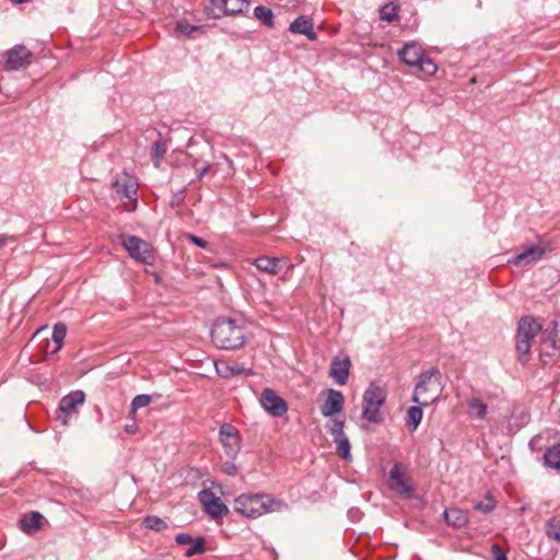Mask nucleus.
I'll return each mask as SVG.
<instances>
[{"mask_svg": "<svg viewBox=\"0 0 560 560\" xmlns=\"http://www.w3.org/2000/svg\"><path fill=\"white\" fill-rule=\"evenodd\" d=\"M254 15L266 26L273 27V12L271 9L258 5L254 9Z\"/></svg>", "mask_w": 560, "mask_h": 560, "instance_id": "nucleus-30", "label": "nucleus"}, {"mask_svg": "<svg viewBox=\"0 0 560 560\" xmlns=\"http://www.w3.org/2000/svg\"><path fill=\"white\" fill-rule=\"evenodd\" d=\"M397 54L402 62L417 67L427 75H433L438 71V66L424 55L422 46L417 42L405 43Z\"/></svg>", "mask_w": 560, "mask_h": 560, "instance_id": "nucleus-4", "label": "nucleus"}, {"mask_svg": "<svg viewBox=\"0 0 560 560\" xmlns=\"http://www.w3.org/2000/svg\"><path fill=\"white\" fill-rule=\"evenodd\" d=\"M121 244L132 258L148 262L151 249L145 241L135 235H121Z\"/></svg>", "mask_w": 560, "mask_h": 560, "instance_id": "nucleus-12", "label": "nucleus"}, {"mask_svg": "<svg viewBox=\"0 0 560 560\" xmlns=\"http://www.w3.org/2000/svg\"><path fill=\"white\" fill-rule=\"evenodd\" d=\"M545 464L551 468L560 469V445L548 448L544 455Z\"/></svg>", "mask_w": 560, "mask_h": 560, "instance_id": "nucleus-31", "label": "nucleus"}, {"mask_svg": "<svg viewBox=\"0 0 560 560\" xmlns=\"http://www.w3.org/2000/svg\"><path fill=\"white\" fill-rule=\"evenodd\" d=\"M7 244V236L5 235H0V249L2 247H4Z\"/></svg>", "mask_w": 560, "mask_h": 560, "instance_id": "nucleus-48", "label": "nucleus"}, {"mask_svg": "<svg viewBox=\"0 0 560 560\" xmlns=\"http://www.w3.org/2000/svg\"><path fill=\"white\" fill-rule=\"evenodd\" d=\"M221 470L223 474L228 476H235L237 474V467L232 462H225L221 466Z\"/></svg>", "mask_w": 560, "mask_h": 560, "instance_id": "nucleus-42", "label": "nucleus"}, {"mask_svg": "<svg viewBox=\"0 0 560 560\" xmlns=\"http://www.w3.org/2000/svg\"><path fill=\"white\" fill-rule=\"evenodd\" d=\"M386 390L377 385L371 383L363 395V411L362 417L372 423H381L384 421V416L381 407L386 401Z\"/></svg>", "mask_w": 560, "mask_h": 560, "instance_id": "nucleus-6", "label": "nucleus"}, {"mask_svg": "<svg viewBox=\"0 0 560 560\" xmlns=\"http://www.w3.org/2000/svg\"><path fill=\"white\" fill-rule=\"evenodd\" d=\"M284 508L287 504L282 500L264 493H243L233 503V510L247 518H256Z\"/></svg>", "mask_w": 560, "mask_h": 560, "instance_id": "nucleus-2", "label": "nucleus"}, {"mask_svg": "<svg viewBox=\"0 0 560 560\" xmlns=\"http://www.w3.org/2000/svg\"><path fill=\"white\" fill-rule=\"evenodd\" d=\"M254 265L260 271H264L268 275H277L280 272L282 267L284 266V261L280 258L261 256L255 259Z\"/></svg>", "mask_w": 560, "mask_h": 560, "instance_id": "nucleus-21", "label": "nucleus"}, {"mask_svg": "<svg viewBox=\"0 0 560 560\" xmlns=\"http://www.w3.org/2000/svg\"><path fill=\"white\" fill-rule=\"evenodd\" d=\"M226 4V15L242 14L249 8L247 0H228Z\"/></svg>", "mask_w": 560, "mask_h": 560, "instance_id": "nucleus-32", "label": "nucleus"}, {"mask_svg": "<svg viewBox=\"0 0 560 560\" xmlns=\"http://www.w3.org/2000/svg\"><path fill=\"white\" fill-rule=\"evenodd\" d=\"M205 551V540L202 537H198L190 544V547L186 550V557H192L195 555H200Z\"/></svg>", "mask_w": 560, "mask_h": 560, "instance_id": "nucleus-38", "label": "nucleus"}, {"mask_svg": "<svg viewBox=\"0 0 560 560\" xmlns=\"http://www.w3.org/2000/svg\"><path fill=\"white\" fill-rule=\"evenodd\" d=\"M540 330L541 325L535 318H521L515 335V350L523 363L527 362L533 340Z\"/></svg>", "mask_w": 560, "mask_h": 560, "instance_id": "nucleus-5", "label": "nucleus"}, {"mask_svg": "<svg viewBox=\"0 0 560 560\" xmlns=\"http://www.w3.org/2000/svg\"><path fill=\"white\" fill-rule=\"evenodd\" d=\"M512 420H515L513 424L520 429L529 422V413L524 409L514 410L512 413Z\"/></svg>", "mask_w": 560, "mask_h": 560, "instance_id": "nucleus-37", "label": "nucleus"}, {"mask_svg": "<svg viewBox=\"0 0 560 560\" xmlns=\"http://www.w3.org/2000/svg\"><path fill=\"white\" fill-rule=\"evenodd\" d=\"M545 253V247L539 245H532L511 258L509 262L515 266H528L541 259Z\"/></svg>", "mask_w": 560, "mask_h": 560, "instance_id": "nucleus-16", "label": "nucleus"}, {"mask_svg": "<svg viewBox=\"0 0 560 560\" xmlns=\"http://www.w3.org/2000/svg\"><path fill=\"white\" fill-rule=\"evenodd\" d=\"M334 442L336 444L337 452L340 455V457L345 460H350L351 459V445H350V442H349V439L347 438V435L339 434L338 438L334 439Z\"/></svg>", "mask_w": 560, "mask_h": 560, "instance_id": "nucleus-29", "label": "nucleus"}, {"mask_svg": "<svg viewBox=\"0 0 560 560\" xmlns=\"http://www.w3.org/2000/svg\"><path fill=\"white\" fill-rule=\"evenodd\" d=\"M289 31L292 34L305 35L310 40L316 39L313 21L305 15H300L298 19L291 22L289 25Z\"/></svg>", "mask_w": 560, "mask_h": 560, "instance_id": "nucleus-20", "label": "nucleus"}, {"mask_svg": "<svg viewBox=\"0 0 560 560\" xmlns=\"http://www.w3.org/2000/svg\"><path fill=\"white\" fill-rule=\"evenodd\" d=\"M219 439L228 457L235 458L241 450L238 430L230 423H224L219 430Z\"/></svg>", "mask_w": 560, "mask_h": 560, "instance_id": "nucleus-9", "label": "nucleus"}, {"mask_svg": "<svg viewBox=\"0 0 560 560\" xmlns=\"http://www.w3.org/2000/svg\"><path fill=\"white\" fill-rule=\"evenodd\" d=\"M194 167H195V171H196V179L197 180H201L202 177L209 172L210 170V164H205L202 166H198L197 163L194 164Z\"/></svg>", "mask_w": 560, "mask_h": 560, "instance_id": "nucleus-43", "label": "nucleus"}, {"mask_svg": "<svg viewBox=\"0 0 560 560\" xmlns=\"http://www.w3.org/2000/svg\"><path fill=\"white\" fill-rule=\"evenodd\" d=\"M495 506L494 501L491 498L487 499V502H477L474 504L476 511H481L483 514L490 513Z\"/></svg>", "mask_w": 560, "mask_h": 560, "instance_id": "nucleus-40", "label": "nucleus"}, {"mask_svg": "<svg viewBox=\"0 0 560 560\" xmlns=\"http://www.w3.org/2000/svg\"><path fill=\"white\" fill-rule=\"evenodd\" d=\"M214 366L218 375L223 378H232L236 375H253L252 370L246 369L237 363H230L224 360L217 361Z\"/></svg>", "mask_w": 560, "mask_h": 560, "instance_id": "nucleus-19", "label": "nucleus"}, {"mask_svg": "<svg viewBox=\"0 0 560 560\" xmlns=\"http://www.w3.org/2000/svg\"><path fill=\"white\" fill-rule=\"evenodd\" d=\"M175 541L178 545H190L194 541V538L188 534L180 533L176 535Z\"/></svg>", "mask_w": 560, "mask_h": 560, "instance_id": "nucleus-44", "label": "nucleus"}, {"mask_svg": "<svg viewBox=\"0 0 560 560\" xmlns=\"http://www.w3.org/2000/svg\"><path fill=\"white\" fill-rule=\"evenodd\" d=\"M538 440V438H534L532 441H530V445H533L536 441Z\"/></svg>", "mask_w": 560, "mask_h": 560, "instance_id": "nucleus-50", "label": "nucleus"}, {"mask_svg": "<svg viewBox=\"0 0 560 560\" xmlns=\"http://www.w3.org/2000/svg\"><path fill=\"white\" fill-rule=\"evenodd\" d=\"M351 361L346 354H338L332 358L330 363L329 376L336 384L345 385L348 382Z\"/></svg>", "mask_w": 560, "mask_h": 560, "instance_id": "nucleus-14", "label": "nucleus"}, {"mask_svg": "<svg viewBox=\"0 0 560 560\" xmlns=\"http://www.w3.org/2000/svg\"><path fill=\"white\" fill-rule=\"evenodd\" d=\"M259 401L272 417H282L288 411L287 401L271 388H265L261 392Z\"/></svg>", "mask_w": 560, "mask_h": 560, "instance_id": "nucleus-11", "label": "nucleus"}, {"mask_svg": "<svg viewBox=\"0 0 560 560\" xmlns=\"http://www.w3.org/2000/svg\"><path fill=\"white\" fill-rule=\"evenodd\" d=\"M399 7L393 2L384 4L380 10V19L386 22H394L398 19Z\"/></svg>", "mask_w": 560, "mask_h": 560, "instance_id": "nucleus-33", "label": "nucleus"}, {"mask_svg": "<svg viewBox=\"0 0 560 560\" xmlns=\"http://www.w3.org/2000/svg\"><path fill=\"white\" fill-rule=\"evenodd\" d=\"M167 151V144L162 139L154 142L152 148V161L155 167L161 165V161Z\"/></svg>", "mask_w": 560, "mask_h": 560, "instance_id": "nucleus-34", "label": "nucleus"}, {"mask_svg": "<svg viewBox=\"0 0 560 560\" xmlns=\"http://www.w3.org/2000/svg\"><path fill=\"white\" fill-rule=\"evenodd\" d=\"M152 402L150 395L141 394L137 395L130 405L131 411L136 412L138 409L149 406Z\"/></svg>", "mask_w": 560, "mask_h": 560, "instance_id": "nucleus-36", "label": "nucleus"}, {"mask_svg": "<svg viewBox=\"0 0 560 560\" xmlns=\"http://www.w3.org/2000/svg\"><path fill=\"white\" fill-rule=\"evenodd\" d=\"M388 487L404 498H411L415 492L413 487L405 481L398 463L394 464L389 470Z\"/></svg>", "mask_w": 560, "mask_h": 560, "instance_id": "nucleus-15", "label": "nucleus"}, {"mask_svg": "<svg viewBox=\"0 0 560 560\" xmlns=\"http://www.w3.org/2000/svg\"><path fill=\"white\" fill-rule=\"evenodd\" d=\"M248 336L247 323L243 318L219 317L211 330L213 343L224 350L242 348Z\"/></svg>", "mask_w": 560, "mask_h": 560, "instance_id": "nucleus-1", "label": "nucleus"}, {"mask_svg": "<svg viewBox=\"0 0 560 560\" xmlns=\"http://www.w3.org/2000/svg\"><path fill=\"white\" fill-rule=\"evenodd\" d=\"M142 524L145 528L152 529L155 532H162L167 528V524L165 523V521H163L162 518H160L159 516H155V515L145 516L143 518Z\"/></svg>", "mask_w": 560, "mask_h": 560, "instance_id": "nucleus-35", "label": "nucleus"}, {"mask_svg": "<svg viewBox=\"0 0 560 560\" xmlns=\"http://www.w3.org/2000/svg\"><path fill=\"white\" fill-rule=\"evenodd\" d=\"M11 1L14 3H25V2H28L30 0H11Z\"/></svg>", "mask_w": 560, "mask_h": 560, "instance_id": "nucleus-49", "label": "nucleus"}, {"mask_svg": "<svg viewBox=\"0 0 560 560\" xmlns=\"http://www.w3.org/2000/svg\"><path fill=\"white\" fill-rule=\"evenodd\" d=\"M550 325L551 331L549 335L541 341L539 347L540 355L555 357L557 352L560 350V338L559 331L557 329V323L551 322Z\"/></svg>", "mask_w": 560, "mask_h": 560, "instance_id": "nucleus-18", "label": "nucleus"}, {"mask_svg": "<svg viewBox=\"0 0 560 560\" xmlns=\"http://www.w3.org/2000/svg\"><path fill=\"white\" fill-rule=\"evenodd\" d=\"M444 388L443 376L438 368H431L419 375L411 400L420 406L436 401Z\"/></svg>", "mask_w": 560, "mask_h": 560, "instance_id": "nucleus-3", "label": "nucleus"}, {"mask_svg": "<svg viewBox=\"0 0 560 560\" xmlns=\"http://www.w3.org/2000/svg\"><path fill=\"white\" fill-rule=\"evenodd\" d=\"M187 240H189L192 244H195L196 246L200 247V248H206L208 243L207 241L196 236V235H192V234H188L187 236Z\"/></svg>", "mask_w": 560, "mask_h": 560, "instance_id": "nucleus-45", "label": "nucleus"}, {"mask_svg": "<svg viewBox=\"0 0 560 560\" xmlns=\"http://www.w3.org/2000/svg\"><path fill=\"white\" fill-rule=\"evenodd\" d=\"M43 515L38 512H31L21 518V528L25 533L37 530L42 526Z\"/></svg>", "mask_w": 560, "mask_h": 560, "instance_id": "nucleus-24", "label": "nucleus"}, {"mask_svg": "<svg viewBox=\"0 0 560 560\" xmlns=\"http://www.w3.org/2000/svg\"><path fill=\"white\" fill-rule=\"evenodd\" d=\"M199 27L197 26H194V25H190L188 22L186 21H179L177 22L176 24V27H175V32L177 35H190L191 33L198 31Z\"/></svg>", "mask_w": 560, "mask_h": 560, "instance_id": "nucleus-39", "label": "nucleus"}, {"mask_svg": "<svg viewBox=\"0 0 560 560\" xmlns=\"http://www.w3.org/2000/svg\"><path fill=\"white\" fill-rule=\"evenodd\" d=\"M466 405L469 409V417L477 420H482L488 413V406L478 397H470L467 399Z\"/></svg>", "mask_w": 560, "mask_h": 560, "instance_id": "nucleus-22", "label": "nucleus"}, {"mask_svg": "<svg viewBox=\"0 0 560 560\" xmlns=\"http://www.w3.org/2000/svg\"><path fill=\"white\" fill-rule=\"evenodd\" d=\"M4 70L18 71L28 67L32 59V52L24 45H15L4 52Z\"/></svg>", "mask_w": 560, "mask_h": 560, "instance_id": "nucleus-8", "label": "nucleus"}, {"mask_svg": "<svg viewBox=\"0 0 560 560\" xmlns=\"http://www.w3.org/2000/svg\"><path fill=\"white\" fill-rule=\"evenodd\" d=\"M85 401V394L82 390H74L62 397L56 410V418L63 425L69 423L72 416L79 413V407Z\"/></svg>", "mask_w": 560, "mask_h": 560, "instance_id": "nucleus-7", "label": "nucleus"}, {"mask_svg": "<svg viewBox=\"0 0 560 560\" xmlns=\"http://www.w3.org/2000/svg\"><path fill=\"white\" fill-rule=\"evenodd\" d=\"M228 0H210L205 11L207 16L212 19H220L226 15Z\"/></svg>", "mask_w": 560, "mask_h": 560, "instance_id": "nucleus-25", "label": "nucleus"}, {"mask_svg": "<svg viewBox=\"0 0 560 560\" xmlns=\"http://www.w3.org/2000/svg\"><path fill=\"white\" fill-rule=\"evenodd\" d=\"M113 188L120 198L128 199L136 205L138 183L133 176L125 172L117 174L113 183Z\"/></svg>", "mask_w": 560, "mask_h": 560, "instance_id": "nucleus-10", "label": "nucleus"}, {"mask_svg": "<svg viewBox=\"0 0 560 560\" xmlns=\"http://www.w3.org/2000/svg\"><path fill=\"white\" fill-rule=\"evenodd\" d=\"M343 425H345V422L342 420H338V419L332 420V427L330 428V432L334 435V439L338 438L339 434L345 435Z\"/></svg>", "mask_w": 560, "mask_h": 560, "instance_id": "nucleus-41", "label": "nucleus"}, {"mask_svg": "<svg viewBox=\"0 0 560 560\" xmlns=\"http://www.w3.org/2000/svg\"><path fill=\"white\" fill-rule=\"evenodd\" d=\"M492 553H493L494 560H508L505 553L502 551V549L498 545L492 546Z\"/></svg>", "mask_w": 560, "mask_h": 560, "instance_id": "nucleus-46", "label": "nucleus"}, {"mask_svg": "<svg viewBox=\"0 0 560 560\" xmlns=\"http://www.w3.org/2000/svg\"><path fill=\"white\" fill-rule=\"evenodd\" d=\"M345 405V397L341 392L336 389H328L327 398L320 406V413L324 417H331L342 410Z\"/></svg>", "mask_w": 560, "mask_h": 560, "instance_id": "nucleus-17", "label": "nucleus"}, {"mask_svg": "<svg viewBox=\"0 0 560 560\" xmlns=\"http://www.w3.org/2000/svg\"><path fill=\"white\" fill-rule=\"evenodd\" d=\"M444 518L447 524L454 527H462L468 522L467 514L457 508H450L444 511Z\"/></svg>", "mask_w": 560, "mask_h": 560, "instance_id": "nucleus-23", "label": "nucleus"}, {"mask_svg": "<svg viewBox=\"0 0 560 560\" xmlns=\"http://www.w3.org/2000/svg\"><path fill=\"white\" fill-rule=\"evenodd\" d=\"M423 411L421 406H411L407 410L406 425L411 430H416L421 420H422Z\"/></svg>", "mask_w": 560, "mask_h": 560, "instance_id": "nucleus-26", "label": "nucleus"}, {"mask_svg": "<svg viewBox=\"0 0 560 560\" xmlns=\"http://www.w3.org/2000/svg\"><path fill=\"white\" fill-rule=\"evenodd\" d=\"M545 533L548 538L560 541V515L552 516L546 522Z\"/></svg>", "mask_w": 560, "mask_h": 560, "instance_id": "nucleus-28", "label": "nucleus"}, {"mask_svg": "<svg viewBox=\"0 0 560 560\" xmlns=\"http://www.w3.org/2000/svg\"><path fill=\"white\" fill-rule=\"evenodd\" d=\"M199 501L202 503L205 511L212 518L221 517L228 514V506L221 501L217 494L210 489H203L198 493Z\"/></svg>", "mask_w": 560, "mask_h": 560, "instance_id": "nucleus-13", "label": "nucleus"}, {"mask_svg": "<svg viewBox=\"0 0 560 560\" xmlns=\"http://www.w3.org/2000/svg\"><path fill=\"white\" fill-rule=\"evenodd\" d=\"M136 430H137L136 424H127V425H125V432H127L129 434L136 433Z\"/></svg>", "mask_w": 560, "mask_h": 560, "instance_id": "nucleus-47", "label": "nucleus"}, {"mask_svg": "<svg viewBox=\"0 0 560 560\" xmlns=\"http://www.w3.org/2000/svg\"><path fill=\"white\" fill-rule=\"evenodd\" d=\"M66 335L67 326L63 323H57L52 329V340L56 346L54 349H51V354L57 353L61 349Z\"/></svg>", "mask_w": 560, "mask_h": 560, "instance_id": "nucleus-27", "label": "nucleus"}]
</instances>
